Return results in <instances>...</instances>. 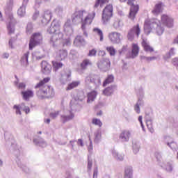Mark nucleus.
<instances>
[{
	"label": "nucleus",
	"instance_id": "49",
	"mask_svg": "<svg viewBox=\"0 0 178 178\" xmlns=\"http://www.w3.org/2000/svg\"><path fill=\"white\" fill-rule=\"evenodd\" d=\"M46 21L47 22H51V19H52V12H51V10H47L46 11Z\"/></svg>",
	"mask_w": 178,
	"mask_h": 178
},
{
	"label": "nucleus",
	"instance_id": "31",
	"mask_svg": "<svg viewBox=\"0 0 178 178\" xmlns=\"http://www.w3.org/2000/svg\"><path fill=\"white\" fill-rule=\"evenodd\" d=\"M80 86V81H74L71 83L68 84V86L66 88L67 91L70 90H73V88H76V87H79Z\"/></svg>",
	"mask_w": 178,
	"mask_h": 178
},
{
	"label": "nucleus",
	"instance_id": "22",
	"mask_svg": "<svg viewBox=\"0 0 178 178\" xmlns=\"http://www.w3.org/2000/svg\"><path fill=\"white\" fill-rule=\"evenodd\" d=\"M46 97L45 98H54L55 97V91L54 88L51 86H48L45 91Z\"/></svg>",
	"mask_w": 178,
	"mask_h": 178
},
{
	"label": "nucleus",
	"instance_id": "61",
	"mask_svg": "<svg viewBox=\"0 0 178 178\" xmlns=\"http://www.w3.org/2000/svg\"><path fill=\"white\" fill-rule=\"evenodd\" d=\"M172 65L178 69V58H175L172 59Z\"/></svg>",
	"mask_w": 178,
	"mask_h": 178
},
{
	"label": "nucleus",
	"instance_id": "28",
	"mask_svg": "<svg viewBox=\"0 0 178 178\" xmlns=\"http://www.w3.org/2000/svg\"><path fill=\"white\" fill-rule=\"evenodd\" d=\"M74 44H76V45H84V44H86V40L83 38V36L78 35L75 38Z\"/></svg>",
	"mask_w": 178,
	"mask_h": 178
},
{
	"label": "nucleus",
	"instance_id": "15",
	"mask_svg": "<svg viewBox=\"0 0 178 178\" xmlns=\"http://www.w3.org/2000/svg\"><path fill=\"white\" fill-rule=\"evenodd\" d=\"M64 31L69 36L73 34V26H72V21L70 19H67L64 24Z\"/></svg>",
	"mask_w": 178,
	"mask_h": 178
},
{
	"label": "nucleus",
	"instance_id": "26",
	"mask_svg": "<svg viewBox=\"0 0 178 178\" xmlns=\"http://www.w3.org/2000/svg\"><path fill=\"white\" fill-rule=\"evenodd\" d=\"M58 56L60 58H58V60H63V59L67 58V51L65 49L59 50L58 52Z\"/></svg>",
	"mask_w": 178,
	"mask_h": 178
},
{
	"label": "nucleus",
	"instance_id": "44",
	"mask_svg": "<svg viewBox=\"0 0 178 178\" xmlns=\"http://www.w3.org/2000/svg\"><path fill=\"white\" fill-rule=\"evenodd\" d=\"M19 106L21 109L24 111V112H25L26 115L30 113V107L26 106V104L22 103L21 104H19Z\"/></svg>",
	"mask_w": 178,
	"mask_h": 178
},
{
	"label": "nucleus",
	"instance_id": "32",
	"mask_svg": "<svg viewBox=\"0 0 178 178\" xmlns=\"http://www.w3.org/2000/svg\"><path fill=\"white\" fill-rule=\"evenodd\" d=\"M114 80H115V77L113 76V75H108L103 83V87H106L108 84H111V83H113Z\"/></svg>",
	"mask_w": 178,
	"mask_h": 178
},
{
	"label": "nucleus",
	"instance_id": "10",
	"mask_svg": "<svg viewBox=\"0 0 178 178\" xmlns=\"http://www.w3.org/2000/svg\"><path fill=\"white\" fill-rule=\"evenodd\" d=\"M97 65L102 72H108L111 69V61L108 58H102L97 62Z\"/></svg>",
	"mask_w": 178,
	"mask_h": 178
},
{
	"label": "nucleus",
	"instance_id": "25",
	"mask_svg": "<svg viewBox=\"0 0 178 178\" xmlns=\"http://www.w3.org/2000/svg\"><path fill=\"white\" fill-rule=\"evenodd\" d=\"M86 99V93L83 91L78 92L76 96L75 97V101H79V102H83Z\"/></svg>",
	"mask_w": 178,
	"mask_h": 178
},
{
	"label": "nucleus",
	"instance_id": "27",
	"mask_svg": "<svg viewBox=\"0 0 178 178\" xmlns=\"http://www.w3.org/2000/svg\"><path fill=\"white\" fill-rule=\"evenodd\" d=\"M144 105V101H143V99L139 98L137 103L134 106V111L136 112V113H140V106Z\"/></svg>",
	"mask_w": 178,
	"mask_h": 178
},
{
	"label": "nucleus",
	"instance_id": "3",
	"mask_svg": "<svg viewBox=\"0 0 178 178\" xmlns=\"http://www.w3.org/2000/svg\"><path fill=\"white\" fill-rule=\"evenodd\" d=\"M145 34L148 35L152 31L156 30L157 35H162L165 29L161 25V22L157 19H146L144 24Z\"/></svg>",
	"mask_w": 178,
	"mask_h": 178
},
{
	"label": "nucleus",
	"instance_id": "58",
	"mask_svg": "<svg viewBox=\"0 0 178 178\" xmlns=\"http://www.w3.org/2000/svg\"><path fill=\"white\" fill-rule=\"evenodd\" d=\"M15 41H16V38H11L10 40H9V47L10 48H13V43L15 42Z\"/></svg>",
	"mask_w": 178,
	"mask_h": 178
},
{
	"label": "nucleus",
	"instance_id": "57",
	"mask_svg": "<svg viewBox=\"0 0 178 178\" xmlns=\"http://www.w3.org/2000/svg\"><path fill=\"white\" fill-rule=\"evenodd\" d=\"M4 137L6 141H10L13 138V136L9 134H5Z\"/></svg>",
	"mask_w": 178,
	"mask_h": 178
},
{
	"label": "nucleus",
	"instance_id": "34",
	"mask_svg": "<svg viewBox=\"0 0 178 178\" xmlns=\"http://www.w3.org/2000/svg\"><path fill=\"white\" fill-rule=\"evenodd\" d=\"M108 2H109V0H97L95 3L94 8L97 9L99 6L102 8L103 5H104V3H108Z\"/></svg>",
	"mask_w": 178,
	"mask_h": 178
},
{
	"label": "nucleus",
	"instance_id": "17",
	"mask_svg": "<svg viewBox=\"0 0 178 178\" xmlns=\"http://www.w3.org/2000/svg\"><path fill=\"white\" fill-rule=\"evenodd\" d=\"M22 95L23 96L24 99L25 101H29L30 98H33L34 97V92L31 90H27L26 91H22Z\"/></svg>",
	"mask_w": 178,
	"mask_h": 178
},
{
	"label": "nucleus",
	"instance_id": "63",
	"mask_svg": "<svg viewBox=\"0 0 178 178\" xmlns=\"http://www.w3.org/2000/svg\"><path fill=\"white\" fill-rule=\"evenodd\" d=\"M40 15L39 11H35V13L33 14L32 19L33 20H37V18L38 17V15Z\"/></svg>",
	"mask_w": 178,
	"mask_h": 178
},
{
	"label": "nucleus",
	"instance_id": "5",
	"mask_svg": "<svg viewBox=\"0 0 178 178\" xmlns=\"http://www.w3.org/2000/svg\"><path fill=\"white\" fill-rule=\"evenodd\" d=\"M156 159L159 166L165 170V172L168 173H172L173 172V161H166L162 156H157Z\"/></svg>",
	"mask_w": 178,
	"mask_h": 178
},
{
	"label": "nucleus",
	"instance_id": "45",
	"mask_svg": "<svg viewBox=\"0 0 178 178\" xmlns=\"http://www.w3.org/2000/svg\"><path fill=\"white\" fill-rule=\"evenodd\" d=\"M33 27L31 22L28 23L26 26V34H31L33 33Z\"/></svg>",
	"mask_w": 178,
	"mask_h": 178
},
{
	"label": "nucleus",
	"instance_id": "7",
	"mask_svg": "<svg viewBox=\"0 0 178 178\" xmlns=\"http://www.w3.org/2000/svg\"><path fill=\"white\" fill-rule=\"evenodd\" d=\"M42 41V35L41 33H34L29 41V49L31 51L34 47H36V45H39V44H41V42Z\"/></svg>",
	"mask_w": 178,
	"mask_h": 178
},
{
	"label": "nucleus",
	"instance_id": "30",
	"mask_svg": "<svg viewBox=\"0 0 178 178\" xmlns=\"http://www.w3.org/2000/svg\"><path fill=\"white\" fill-rule=\"evenodd\" d=\"M73 118H74V114H73V113L70 111L69 115H61V120L63 123H66V122H69V120H72Z\"/></svg>",
	"mask_w": 178,
	"mask_h": 178
},
{
	"label": "nucleus",
	"instance_id": "9",
	"mask_svg": "<svg viewBox=\"0 0 178 178\" xmlns=\"http://www.w3.org/2000/svg\"><path fill=\"white\" fill-rule=\"evenodd\" d=\"M45 84V78H44L42 81H40L35 86V88H39V90L36 92L37 97L39 99H44L45 97V88L44 87Z\"/></svg>",
	"mask_w": 178,
	"mask_h": 178
},
{
	"label": "nucleus",
	"instance_id": "52",
	"mask_svg": "<svg viewBox=\"0 0 178 178\" xmlns=\"http://www.w3.org/2000/svg\"><path fill=\"white\" fill-rule=\"evenodd\" d=\"M140 151V145L137 143L133 145V152L134 154H137Z\"/></svg>",
	"mask_w": 178,
	"mask_h": 178
},
{
	"label": "nucleus",
	"instance_id": "56",
	"mask_svg": "<svg viewBox=\"0 0 178 178\" xmlns=\"http://www.w3.org/2000/svg\"><path fill=\"white\" fill-rule=\"evenodd\" d=\"M98 177V166H95L93 170V178Z\"/></svg>",
	"mask_w": 178,
	"mask_h": 178
},
{
	"label": "nucleus",
	"instance_id": "51",
	"mask_svg": "<svg viewBox=\"0 0 178 178\" xmlns=\"http://www.w3.org/2000/svg\"><path fill=\"white\" fill-rule=\"evenodd\" d=\"M13 109H15L16 115H22V111H20V109H22V108H20V105H18V106L14 105Z\"/></svg>",
	"mask_w": 178,
	"mask_h": 178
},
{
	"label": "nucleus",
	"instance_id": "1",
	"mask_svg": "<svg viewBox=\"0 0 178 178\" xmlns=\"http://www.w3.org/2000/svg\"><path fill=\"white\" fill-rule=\"evenodd\" d=\"M94 17H95V11L88 13L86 10H82L73 14L72 19L74 24L81 23V29L82 30H85L86 26H88L92 23Z\"/></svg>",
	"mask_w": 178,
	"mask_h": 178
},
{
	"label": "nucleus",
	"instance_id": "53",
	"mask_svg": "<svg viewBox=\"0 0 178 178\" xmlns=\"http://www.w3.org/2000/svg\"><path fill=\"white\" fill-rule=\"evenodd\" d=\"M53 66L56 70H58V69H60L63 66V64L62 63L54 62L53 63Z\"/></svg>",
	"mask_w": 178,
	"mask_h": 178
},
{
	"label": "nucleus",
	"instance_id": "55",
	"mask_svg": "<svg viewBox=\"0 0 178 178\" xmlns=\"http://www.w3.org/2000/svg\"><path fill=\"white\" fill-rule=\"evenodd\" d=\"M41 3H42V0H35L34 8L38 9V8H40Z\"/></svg>",
	"mask_w": 178,
	"mask_h": 178
},
{
	"label": "nucleus",
	"instance_id": "59",
	"mask_svg": "<svg viewBox=\"0 0 178 178\" xmlns=\"http://www.w3.org/2000/svg\"><path fill=\"white\" fill-rule=\"evenodd\" d=\"M95 55H97V50L94 49L90 50L88 53V56H95Z\"/></svg>",
	"mask_w": 178,
	"mask_h": 178
},
{
	"label": "nucleus",
	"instance_id": "47",
	"mask_svg": "<svg viewBox=\"0 0 178 178\" xmlns=\"http://www.w3.org/2000/svg\"><path fill=\"white\" fill-rule=\"evenodd\" d=\"M92 124H95V126H99V127H102V122H101V120L94 118L92 121Z\"/></svg>",
	"mask_w": 178,
	"mask_h": 178
},
{
	"label": "nucleus",
	"instance_id": "36",
	"mask_svg": "<svg viewBox=\"0 0 178 178\" xmlns=\"http://www.w3.org/2000/svg\"><path fill=\"white\" fill-rule=\"evenodd\" d=\"M26 7L25 6L22 5V6L17 10L18 16L23 17L26 15Z\"/></svg>",
	"mask_w": 178,
	"mask_h": 178
},
{
	"label": "nucleus",
	"instance_id": "42",
	"mask_svg": "<svg viewBox=\"0 0 178 178\" xmlns=\"http://www.w3.org/2000/svg\"><path fill=\"white\" fill-rule=\"evenodd\" d=\"M167 145L171 148V149L174 151H177L178 147H177V143L175 142L171 141V142H167Z\"/></svg>",
	"mask_w": 178,
	"mask_h": 178
},
{
	"label": "nucleus",
	"instance_id": "23",
	"mask_svg": "<svg viewBox=\"0 0 178 178\" xmlns=\"http://www.w3.org/2000/svg\"><path fill=\"white\" fill-rule=\"evenodd\" d=\"M71 76H72V74L70 71H68L67 74H63L60 79L61 83L63 84H66V83L72 80Z\"/></svg>",
	"mask_w": 178,
	"mask_h": 178
},
{
	"label": "nucleus",
	"instance_id": "54",
	"mask_svg": "<svg viewBox=\"0 0 178 178\" xmlns=\"http://www.w3.org/2000/svg\"><path fill=\"white\" fill-rule=\"evenodd\" d=\"M56 27L52 26V22L49 28L47 29V33L49 34H54L56 33V31H52L53 30H55Z\"/></svg>",
	"mask_w": 178,
	"mask_h": 178
},
{
	"label": "nucleus",
	"instance_id": "35",
	"mask_svg": "<svg viewBox=\"0 0 178 178\" xmlns=\"http://www.w3.org/2000/svg\"><path fill=\"white\" fill-rule=\"evenodd\" d=\"M113 27L115 29H122V27H123V22L119 19H116L114 21Z\"/></svg>",
	"mask_w": 178,
	"mask_h": 178
},
{
	"label": "nucleus",
	"instance_id": "64",
	"mask_svg": "<svg viewBox=\"0 0 178 178\" xmlns=\"http://www.w3.org/2000/svg\"><path fill=\"white\" fill-rule=\"evenodd\" d=\"M171 57L172 56L170 55V54L168 52L163 56V59H165V60H168V59H170Z\"/></svg>",
	"mask_w": 178,
	"mask_h": 178
},
{
	"label": "nucleus",
	"instance_id": "37",
	"mask_svg": "<svg viewBox=\"0 0 178 178\" xmlns=\"http://www.w3.org/2000/svg\"><path fill=\"white\" fill-rule=\"evenodd\" d=\"M92 84H95L96 88L101 86V78L98 75H94Z\"/></svg>",
	"mask_w": 178,
	"mask_h": 178
},
{
	"label": "nucleus",
	"instance_id": "41",
	"mask_svg": "<svg viewBox=\"0 0 178 178\" xmlns=\"http://www.w3.org/2000/svg\"><path fill=\"white\" fill-rule=\"evenodd\" d=\"M107 52L109 53L111 56H115L116 55V49L112 46L106 47Z\"/></svg>",
	"mask_w": 178,
	"mask_h": 178
},
{
	"label": "nucleus",
	"instance_id": "50",
	"mask_svg": "<svg viewBox=\"0 0 178 178\" xmlns=\"http://www.w3.org/2000/svg\"><path fill=\"white\" fill-rule=\"evenodd\" d=\"M51 70H52V66L50 64H48L47 63H46V65H45L46 74H49Z\"/></svg>",
	"mask_w": 178,
	"mask_h": 178
},
{
	"label": "nucleus",
	"instance_id": "62",
	"mask_svg": "<svg viewBox=\"0 0 178 178\" xmlns=\"http://www.w3.org/2000/svg\"><path fill=\"white\" fill-rule=\"evenodd\" d=\"M18 88H19V90H24L26 88V83H19L18 85Z\"/></svg>",
	"mask_w": 178,
	"mask_h": 178
},
{
	"label": "nucleus",
	"instance_id": "14",
	"mask_svg": "<svg viewBox=\"0 0 178 178\" xmlns=\"http://www.w3.org/2000/svg\"><path fill=\"white\" fill-rule=\"evenodd\" d=\"M161 22L167 27H173V18L166 15H163L161 16Z\"/></svg>",
	"mask_w": 178,
	"mask_h": 178
},
{
	"label": "nucleus",
	"instance_id": "13",
	"mask_svg": "<svg viewBox=\"0 0 178 178\" xmlns=\"http://www.w3.org/2000/svg\"><path fill=\"white\" fill-rule=\"evenodd\" d=\"M108 38L113 44H119L120 42L121 35L118 32H112L109 33Z\"/></svg>",
	"mask_w": 178,
	"mask_h": 178
},
{
	"label": "nucleus",
	"instance_id": "29",
	"mask_svg": "<svg viewBox=\"0 0 178 178\" xmlns=\"http://www.w3.org/2000/svg\"><path fill=\"white\" fill-rule=\"evenodd\" d=\"M138 52H140V47H138V44H132V58H136L138 55Z\"/></svg>",
	"mask_w": 178,
	"mask_h": 178
},
{
	"label": "nucleus",
	"instance_id": "48",
	"mask_svg": "<svg viewBox=\"0 0 178 178\" xmlns=\"http://www.w3.org/2000/svg\"><path fill=\"white\" fill-rule=\"evenodd\" d=\"M94 81V75H89L86 76L85 79V82L86 84H90V83H93Z\"/></svg>",
	"mask_w": 178,
	"mask_h": 178
},
{
	"label": "nucleus",
	"instance_id": "24",
	"mask_svg": "<svg viewBox=\"0 0 178 178\" xmlns=\"http://www.w3.org/2000/svg\"><path fill=\"white\" fill-rule=\"evenodd\" d=\"M29 55H30V51H27L24 54L21 58V63L22 66H29Z\"/></svg>",
	"mask_w": 178,
	"mask_h": 178
},
{
	"label": "nucleus",
	"instance_id": "16",
	"mask_svg": "<svg viewBox=\"0 0 178 178\" xmlns=\"http://www.w3.org/2000/svg\"><path fill=\"white\" fill-rule=\"evenodd\" d=\"M33 144L37 147L44 148V147H45V140L44 138H41V136H35L33 137Z\"/></svg>",
	"mask_w": 178,
	"mask_h": 178
},
{
	"label": "nucleus",
	"instance_id": "8",
	"mask_svg": "<svg viewBox=\"0 0 178 178\" xmlns=\"http://www.w3.org/2000/svg\"><path fill=\"white\" fill-rule=\"evenodd\" d=\"M127 0H120V2H127ZM134 0H128V5L131 6L129 17L131 20H134L136 18V15L140 9L138 5H134Z\"/></svg>",
	"mask_w": 178,
	"mask_h": 178
},
{
	"label": "nucleus",
	"instance_id": "12",
	"mask_svg": "<svg viewBox=\"0 0 178 178\" xmlns=\"http://www.w3.org/2000/svg\"><path fill=\"white\" fill-rule=\"evenodd\" d=\"M130 137H131V131L129 130H124L120 133L119 139L121 143H129Z\"/></svg>",
	"mask_w": 178,
	"mask_h": 178
},
{
	"label": "nucleus",
	"instance_id": "11",
	"mask_svg": "<svg viewBox=\"0 0 178 178\" xmlns=\"http://www.w3.org/2000/svg\"><path fill=\"white\" fill-rule=\"evenodd\" d=\"M141 29H140V25L137 24L136 26H134L128 32L127 38L129 41H133V40H134V37L136 36L137 37V38H138Z\"/></svg>",
	"mask_w": 178,
	"mask_h": 178
},
{
	"label": "nucleus",
	"instance_id": "18",
	"mask_svg": "<svg viewBox=\"0 0 178 178\" xmlns=\"http://www.w3.org/2000/svg\"><path fill=\"white\" fill-rule=\"evenodd\" d=\"M115 90H116V86L115 85L110 86L109 87L105 88L103 90V94L104 95H106L107 97H109L110 95H112L113 92H115Z\"/></svg>",
	"mask_w": 178,
	"mask_h": 178
},
{
	"label": "nucleus",
	"instance_id": "21",
	"mask_svg": "<svg viewBox=\"0 0 178 178\" xmlns=\"http://www.w3.org/2000/svg\"><path fill=\"white\" fill-rule=\"evenodd\" d=\"M142 46L143 47L144 51H145V52H154V48L149 45V43L147 42L146 39H143Z\"/></svg>",
	"mask_w": 178,
	"mask_h": 178
},
{
	"label": "nucleus",
	"instance_id": "40",
	"mask_svg": "<svg viewBox=\"0 0 178 178\" xmlns=\"http://www.w3.org/2000/svg\"><path fill=\"white\" fill-rule=\"evenodd\" d=\"M94 33H96L100 37V41H104V33L102 31L98 28H95L93 29Z\"/></svg>",
	"mask_w": 178,
	"mask_h": 178
},
{
	"label": "nucleus",
	"instance_id": "2",
	"mask_svg": "<svg viewBox=\"0 0 178 178\" xmlns=\"http://www.w3.org/2000/svg\"><path fill=\"white\" fill-rule=\"evenodd\" d=\"M13 0H9L7 2L6 6L4 8L5 15L8 19V24L7 25V30L8 35L15 34V24H16V19L13 17Z\"/></svg>",
	"mask_w": 178,
	"mask_h": 178
},
{
	"label": "nucleus",
	"instance_id": "43",
	"mask_svg": "<svg viewBox=\"0 0 178 178\" xmlns=\"http://www.w3.org/2000/svg\"><path fill=\"white\" fill-rule=\"evenodd\" d=\"M63 6H57L55 8L56 13L59 16H62V15H63Z\"/></svg>",
	"mask_w": 178,
	"mask_h": 178
},
{
	"label": "nucleus",
	"instance_id": "39",
	"mask_svg": "<svg viewBox=\"0 0 178 178\" xmlns=\"http://www.w3.org/2000/svg\"><path fill=\"white\" fill-rule=\"evenodd\" d=\"M92 158L88 157V158L87 169H88V173L89 175H91V169H92Z\"/></svg>",
	"mask_w": 178,
	"mask_h": 178
},
{
	"label": "nucleus",
	"instance_id": "46",
	"mask_svg": "<svg viewBox=\"0 0 178 178\" xmlns=\"http://www.w3.org/2000/svg\"><path fill=\"white\" fill-rule=\"evenodd\" d=\"M101 140V133L99 131H97V132L95 133V143H99Z\"/></svg>",
	"mask_w": 178,
	"mask_h": 178
},
{
	"label": "nucleus",
	"instance_id": "33",
	"mask_svg": "<svg viewBox=\"0 0 178 178\" xmlns=\"http://www.w3.org/2000/svg\"><path fill=\"white\" fill-rule=\"evenodd\" d=\"M162 12V3H159L155 5L152 13L154 15H159V13Z\"/></svg>",
	"mask_w": 178,
	"mask_h": 178
},
{
	"label": "nucleus",
	"instance_id": "60",
	"mask_svg": "<svg viewBox=\"0 0 178 178\" xmlns=\"http://www.w3.org/2000/svg\"><path fill=\"white\" fill-rule=\"evenodd\" d=\"M59 115V111H56L54 113H50V118H52V119H55L57 118V116Z\"/></svg>",
	"mask_w": 178,
	"mask_h": 178
},
{
	"label": "nucleus",
	"instance_id": "38",
	"mask_svg": "<svg viewBox=\"0 0 178 178\" xmlns=\"http://www.w3.org/2000/svg\"><path fill=\"white\" fill-rule=\"evenodd\" d=\"M92 63H91V61L88 59H85L81 63V69H87V66H91Z\"/></svg>",
	"mask_w": 178,
	"mask_h": 178
},
{
	"label": "nucleus",
	"instance_id": "4",
	"mask_svg": "<svg viewBox=\"0 0 178 178\" xmlns=\"http://www.w3.org/2000/svg\"><path fill=\"white\" fill-rule=\"evenodd\" d=\"M52 26L56 27L52 31H56L53 33L51 39L50 43L54 46L56 47V42L59 41V40H62L63 38V33L60 32V22L59 21L54 19L52 22Z\"/></svg>",
	"mask_w": 178,
	"mask_h": 178
},
{
	"label": "nucleus",
	"instance_id": "19",
	"mask_svg": "<svg viewBox=\"0 0 178 178\" xmlns=\"http://www.w3.org/2000/svg\"><path fill=\"white\" fill-rule=\"evenodd\" d=\"M133 167L128 165L124 168V178H133Z\"/></svg>",
	"mask_w": 178,
	"mask_h": 178
},
{
	"label": "nucleus",
	"instance_id": "6",
	"mask_svg": "<svg viewBox=\"0 0 178 178\" xmlns=\"http://www.w3.org/2000/svg\"><path fill=\"white\" fill-rule=\"evenodd\" d=\"M113 16V6L111 4L107 5L102 13V21L104 24H106L109 20H111V17Z\"/></svg>",
	"mask_w": 178,
	"mask_h": 178
},
{
	"label": "nucleus",
	"instance_id": "20",
	"mask_svg": "<svg viewBox=\"0 0 178 178\" xmlns=\"http://www.w3.org/2000/svg\"><path fill=\"white\" fill-rule=\"evenodd\" d=\"M97 95H98V93L95 90L89 92L88 94L87 104H91V102H94L97 98Z\"/></svg>",
	"mask_w": 178,
	"mask_h": 178
}]
</instances>
